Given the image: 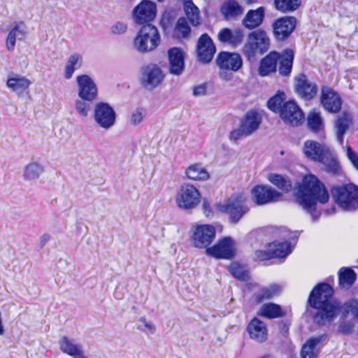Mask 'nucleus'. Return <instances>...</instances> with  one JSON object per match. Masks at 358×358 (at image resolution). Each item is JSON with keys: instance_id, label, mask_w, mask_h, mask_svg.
Masks as SVG:
<instances>
[{"instance_id": "nucleus-17", "label": "nucleus", "mask_w": 358, "mask_h": 358, "mask_svg": "<svg viewBox=\"0 0 358 358\" xmlns=\"http://www.w3.org/2000/svg\"><path fill=\"white\" fill-rule=\"evenodd\" d=\"M156 5L149 0L142 1L133 11V17L139 24L152 21L156 16Z\"/></svg>"}, {"instance_id": "nucleus-39", "label": "nucleus", "mask_w": 358, "mask_h": 358, "mask_svg": "<svg viewBox=\"0 0 358 358\" xmlns=\"http://www.w3.org/2000/svg\"><path fill=\"white\" fill-rule=\"evenodd\" d=\"M59 344L60 350L73 357H76V355L83 349L82 345L75 343L73 341L69 339L66 336L62 338Z\"/></svg>"}, {"instance_id": "nucleus-12", "label": "nucleus", "mask_w": 358, "mask_h": 358, "mask_svg": "<svg viewBox=\"0 0 358 358\" xmlns=\"http://www.w3.org/2000/svg\"><path fill=\"white\" fill-rule=\"evenodd\" d=\"M215 237V229L210 224L197 225L193 229L192 242L197 248H208Z\"/></svg>"}, {"instance_id": "nucleus-27", "label": "nucleus", "mask_w": 358, "mask_h": 358, "mask_svg": "<svg viewBox=\"0 0 358 358\" xmlns=\"http://www.w3.org/2000/svg\"><path fill=\"white\" fill-rule=\"evenodd\" d=\"M218 39L224 43H228L233 47L239 45L243 39V31L241 29L231 30L228 28L221 29L218 33Z\"/></svg>"}, {"instance_id": "nucleus-63", "label": "nucleus", "mask_w": 358, "mask_h": 358, "mask_svg": "<svg viewBox=\"0 0 358 358\" xmlns=\"http://www.w3.org/2000/svg\"><path fill=\"white\" fill-rule=\"evenodd\" d=\"M345 329H346V330H344V329H343V331H348V327H345Z\"/></svg>"}, {"instance_id": "nucleus-43", "label": "nucleus", "mask_w": 358, "mask_h": 358, "mask_svg": "<svg viewBox=\"0 0 358 358\" xmlns=\"http://www.w3.org/2000/svg\"><path fill=\"white\" fill-rule=\"evenodd\" d=\"M285 99V94L284 92H278L275 96L271 97L267 103L268 108L274 113H280Z\"/></svg>"}, {"instance_id": "nucleus-14", "label": "nucleus", "mask_w": 358, "mask_h": 358, "mask_svg": "<svg viewBox=\"0 0 358 358\" xmlns=\"http://www.w3.org/2000/svg\"><path fill=\"white\" fill-rule=\"evenodd\" d=\"M252 200L257 205H264L280 200L282 194L268 185H257L252 189Z\"/></svg>"}, {"instance_id": "nucleus-62", "label": "nucleus", "mask_w": 358, "mask_h": 358, "mask_svg": "<svg viewBox=\"0 0 358 358\" xmlns=\"http://www.w3.org/2000/svg\"><path fill=\"white\" fill-rule=\"evenodd\" d=\"M137 329H139V330H142V329L141 328V327H140V326H138V327H137Z\"/></svg>"}, {"instance_id": "nucleus-48", "label": "nucleus", "mask_w": 358, "mask_h": 358, "mask_svg": "<svg viewBox=\"0 0 358 358\" xmlns=\"http://www.w3.org/2000/svg\"><path fill=\"white\" fill-rule=\"evenodd\" d=\"M88 102L81 99L75 101V108L80 116L85 117L88 115L91 109Z\"/></svg>"}, {"instance_id": "nucleus-53", "label": "nucleus", "mask_w": 358, "mask_h": 358, "mask_svg": "<svg viewBox=\"0 0 358 358\" xmlns=\"http://www.w3.org/2000/svg\"><path fill=\"white\" fill-rule=\"evenodd\" d=\"M9 33H14L13 36H15V38L21 40L24 38L25 35L24 31V26L22 23L16 24L10 31Z\"/></svg>"}, {"instance_id": "nucleus-46", "label": "nucleus", "mask_w": 358, "mask_h": 358, "mask_svg": "<svg viewBox=\"0 0 358 358\" xmlns=\"http://www.w3.org/2000/svg\"><path fill=\"white\" fill-rule=\"evenodd\" d=\"M230 273L236 279L240 280H247L249 278L248 272L239 264L233 262L229 266Z\"/></svg>"}, {"instance_id": "nucleus-4", "label": "nucleus", "mask_w": 358, "mask_h": 358, "mask_svg": "<svg viewBox=\"0 0 358 358\" xmlns=\"http://www.w3.org/2000/svg\"><path fill=\"white\" fill-rule=\"evenodd\" d=\"M271 40L266 31L258 29L248 35L242 51L248 60L252 61L257 55L266 53L269 50Z\"/></svg>"}, {"instance_id": "nucleus-2", "label": "nucleus", "mask_w": 358, "mask_h": 358, "mask_svg": "<svg viewBox=\"0 0 358 358\" xmlns=\"http://www.w3.org/2000/svg\"><path fill=\"white\" fill-rule=\"evenodd\" d=\"M296 198L300 206L312 213L315 210L316 202L327 203L329 195L324 184L316 176L309 174L303 178L302 185L296 192Z\"/></svg>"}, {"instance_id": "nucleus-61", "label": "nucleus", "mask_w": 358, "mask_h": 358, "mask_svg": "<svg viewBox=\"0 0 358 358\" xmlns=\"http://www.w3.org/2000/svg\"><path fill=\"white\" fill-rule=\"evenodd\" d=\"M350 329H351V326L348 325V331H349Z\"/></svg>"}, {"instance_id": "nucleus-9", "label": "nucleus", "mask_w": 358, "mask_h": 358, "mask_svg": "<svg viewBox=\"0 0 358 358\" xmlns=\"http://www.w3.org/2000/svg\"><path fill=\"white\" fill-rule=\"evenodd\" d=\"M116 117L114 108L108 103L98 102L94 105L93 118L100 128L110 129L115 124Z\"/></svg>"}, {"instance_id": "nucleus-37", "label": "nucleus", "mask_w": 358, "mask_h": 358, "mask_svg": "<svg viewBox=\"0 0 358 358\" xmlns=\"http://www.w3.org/2000/svg\"><path fill=\"white\" fill-rule=\"evenodd\" d=\"M184 10L189 22L193 26H197L201 22L200 12L192 0H185Z\"/></svg>"}, {"instance_id": "nucleus-44", "label": "nucleus", "mask_w": 358, "mask_h": 358, "mask_svg": "<svg viewBox=\"0 0 358 358\" xmlns=\"http://www.w3.org/2000/svg\"><path fill=\"white\" fill-rule=\"evenodd\" d=\"M190 34V27L185 17L178 19L174 29V36L178 38H186Z\"/></svg>"}, {"instance_id": "nucleus-38", "label": "nucleus", "mask_w": 358, "mask_h": 358, "mask_svg": "<svg viewBox=\"0 0 358 358\" xmlns=\"http://www.w3.org/2000/svg\"><path fill=\"white\" fill-rule=\"evenodd\" d=\"M43 172V167L38 162H30L23 169V178L27 180H35L39 178Z\"/></svg>"}, {"instance_id": "nucleus-56", "label": "nucleus", "mask_w": 358, "mask_h": 358, "mask_svg": "<svg viewBox=\"0 0 358 358\" xmlns=\"http://www.w3.org/2000/svg\"><path fill=\"white\" fill-rule=\"evenodd\" d=\"M14 33H9L6 38V48L9 51H13L15 46L16 38L13 36Z\"/></svg>"}, {"instance_id": "nucleus-21", "label": "nucleus", "mask_w": 358, "mask_h": 358, "mask_svg": "<svg viewBox=\"0 0 358 358\" xmlns=\"http://www.w3.org/2000/svg\"><path fill=\"white\" fill-rule=\"evenodd\" d=\"M216 64L221 69L237 71L243 66V59L238 53L222 52L217 56Z\"/></svg>"}, {"instance_id": "nucleus-51", "label": "nucleus", "mask_w": 358, "mask_h": 358, "mask_svg": "<svg viewBox=\"0 0 358 358\" xmlns=\"http://www.w3.org/2000/svg\"><path fill=\"white\" fill-rule=\"evenodd\" d=\"M272 258L269 247L267 250H257L253 254V259L255 261H264Z\"/></svg>"}, {"instance_id": "nucleus-19", "label": "nucleus", "mask_w": 358, "mask_h": 358, "mask_svg": "<svg viewBox=\"0 0 358 358\" xmlns=\"http://www.w3.org/2000/svg\"><path fill=\"white\" fill-rule=\"evenodd\" d=\"M206 252L217 259H231L234 255V241L226 237L213 247L207 248Z\"/></svg>"}, {"instance_id": "nucleus-52", "label": "nucleus", "mask_w": 358, "mask_h": 358, "mask_svg": "<svg viewBox=\"0 0 358 358\" xmlns=\"http://www.w3.org/2000/svg\"><path fill=\"white\" fill-rule=\"evenodd\" d=\"M111 32L115 35L124 34L127 30V24L123 22H116L110 28Z\"/></svg>"}, {"instance_id": "nucleus-55", "label": "nucleus", "mask_w": 358, "mask_h": 358, "mask_svg": "<svg viewBox=\"0 0 358 358\" xmlns=\"http://www.w3.org/2000/svg\"><path fill=\"white\" fill-rule=\"evenodd\" d=\"M207 92V85L202 83L193 87V95L195 96H205Z\"/></svg>"}, {"instance_id": "nucleus-42", "label": "nucleus", "mask_w": 358, "mask_h": 358, "mask_svg": "<svg viewBox=\"0 0 358 358\" xmlns=\"http://www.w3.org/2000/svg\"><path fill=\"white\" fill-rule=\"evenodd\" d=\"M281 287L278 285H271L268 287H264L257 295V301L261 303L264 300L271 299L280 293Z\"/></svg>"}, {"instance_id": "nucleus-7", "label": "nucleus", "mask_w": 358, "mask_h": 358, "mask_svg": "<svg viewBox=\"0 0 358 358\" xmlns=\"http://www.w3.org/2000/svg\"><path fill=\"white\" fill-rule=\"evenodd\" d=\"M262 122V117L258 113L249 111L241 120L238 128L230 133V139L234 141L247 137L257 131Z\"/></svg>"}, {"instance_id": "nucleus-32", "label": "nucleus", "mask_w": 358, "mask_h": 358, "mask_svg": "<svg viewBox=\"0 0 358 358\" xmlns=\"http://www.w3.org/2000/svg\"><path fill=\"white\" fill-rule=\"evenodd\" d=\"M258 315L268 319H273L282 317L285 316V313L280 306L273 303H267L262 305L258 311Z\"/></svg>"}, {"instance_id": "nucleus-58", "label": "nucleus", "mask_w": 358, "mask_h": 358, "mask_svg": "<svg viewBox=\"0 0 358 358\" xmlns=\"http://www.w3.org/2000/svg\"><path fill=\"white\" fill-rule=\"evenodd\" d=\"M203 213L206 217H210L213 215V213L210 208V205L206 201H203Z\"/></svg>"}, {"instance_id": "nucleus-1", "label": "nucleus", "mask_w": 358, "mask_h": 358, "mask_svg": "<svg viewBox=\"0 0 358 358\" xmlns=\"http://www.w3.org/2000/svg\"><path fill=\"white\" fill-rule=\"evenodd\" d=\"M334 290L327 283L318 284L310 292L308 298L310 306L317 309L314 320L323 325L326 322H330L337 315L340 304L333 298Z\"/></svg>"}, {"instance_id": "nucleus-29", "label": "nucleus", "mask_w": 358, "mask_h": 358, "mask_svg": "<svg viewBox=\"0 0 358 358\" xmlns=\"http://www.w3.org/2000/svg\"><path fill=\"white\" fill-rule=\"evenodd\" d=\"M294 52L291 49H286L280 53L278 60V72L282 76H288L291 73L294 61Z\"/></svg>"}, {"instance_id": "nucleus-60", "label": "nucleus", "mask_w": 358, "mask_h": 358, "mask_svg": "<svg viewBox=\"0 0 358 358\" xmlns=\"http://www.w3.org/2000/svg\"><path fill=\"white\" fill-rule=\"evenodd\" d=\"M74 358H87V357L84 355L83 350L82 349L81 352L78 353V355H76V357H74Z\"/></svg>"}, {"instance_id": "nucleus-3", "label": "nucleus", "mask_w": 358, "mask_h": 358, "mask_svg": "<svg viewBox=\"0 0 358 358\" xmlns=\"http://www.w3.org/2000/svg\"><path fill=\"white\" fill-rule=\"evenodd\" d=\"M303 153L307 159L323 164L325 171L329 173H339L341 167L338 162L333 151L327 145L308 140L304 142Z\"/></svg>"}, {"instance_id": "nucleus-5", "label": "nucleus", "mask_w": 358, "mask_h": 358, "mask_svg": "<svg viewBox=\"0 0 358 358\" xmlns=\"http://www.w3.org/2000/svg\"><path fill=\"white\" fill-rule=\"evenodd\" d=\"M160 36L157 28L151 24L143 25L134 40V48L139 52H150L159 45Z\"/></svg>"}, {"instance_id": "nucleus-47", "label": "nucleus", "mask_w": 358, "mask_h": 358, "mask_svg": "<svg viewBox=\"0 0 358 358\" xmlns=\"http://www.w3.org/2000/svg\"><path fill=\"white\" fill-rule=\"evenodd\" d=\"M307 122L309 129L314 132L319 131L322 125L320 114L315 112L309 114Z\"/></svg>"}, {"instance_id": "nucleus-40", "label": "nucleus", "mask_w": 358, "mask_h": 358, "mask_svg": "<svg viewBox=\"0 0 358 358\" xmlns=\"http://www.w3.org/2000/svg\"><path fill=\"white\" fill-rule=\"evenodd\" d=\"M356 273L350 268H342L338 273L339 284L345 289H349L356 280Z\"/></svg>"}, {"instance_id": "nucleus-25", "label": "nucleus", "mask_w": 358, "mask_h": 358, "mask_svg": "<svg viewBox=\"0 0 358 358\" xmlns=\"http://www.w3.org/2000/svg\"><path fill=\"white\" fill-rule=\"evenodd\" d=\"M168 55L170 73L176 76L180 75L185 67L183 52L178 48H173L169 50Z\"/></svg>"}, {"instance_id": "nucleus-45", "label": "nucleus", "mask_w": 358, "mask_h": 358, "mask_svg": "<svg viewBox=\"0 0 358 358\" xmlns=\"http://www.w3.org/2000/svg\"><path fill=\"white\" fill-rule=\"evenodd\" d=\"M277 10L282 12H289L296 10L300 5L299 0H275Z\"/></svg>"}, {"instance_id": "nucleus-49", "label": "nucleus", "mask_w": 358, "mask_h": 358, "mask_svg": "<svg viewBox=\"0 0 358 358\" xmlns=\"http://www.w3.org/2000/svg\"><path fill=\"white\" fill-rule=\"evenodd\" d=\"M345 313H351L354 317H358V300L351 299L344 303L343 306Z\"/></svg>"}, {"instance_id": "nucleus-33", "label": "nucleus", "mask_w": 358, "mask_h": 358, "mask_svg": "<svg viewBox=\"0 0 358 358\" xmlns=\"http://www.w3.org/2000/svg\"><path fill=\"white\" fill-rule=\"evenodd\" d=\"M272 258H284L292 251L288 241H274L268 245Z\"/></svg>"}, {"instance_id": "nucleus-50", "label": "nucleus", "mask_w": 358, "mask_h": 358, "mask_svg": "<svg viewBox=\"0 0 358 358\" xmlns=\"http://www.w3.org/2000/svg\"><path fill=\"white\" fill-rule=\"evenodd\" d=\"M145 115V110L143 108H137L133 111L130 118V122L133 125L140 124Z\"/></svg>"}, {"instance_id": "nucleus-24", "label": "nucleus", "mask_w": 358, "mask_h": 358, "mask_svg": "<svg viewBox=\"0 0 358 358\" xmlns=\"http://www.w3.org/2000/svg\"><path fill=\"white\" fill-rule=\"evenodd\" d=\"M280 52L271 51L266 57H264L259 63L258 68V73L262 77L269 76L273 73H275L277 70V64L279 60Z\"/></svg>"}, {"instance_id": "nucleus-57", "label": "nucleus", "mask_w": 358, "mask_h": 358, "mask_svg": "<svg viewBox=\"0 0 358 358\" xmlns=\"http://www.w3.org/2000/svg\"><path fill=\"white\" fill-rule=\"evenodd\" d=\"M139 322H142L145 328H147L151 333H154L155 331V326L149 322H147L144 317H141L138 320Z\"/></svg>"}, {"instance_id": "nucleus-59", "label": "nucleus", "mask_w": 358, "mask_h": 358, "mask_svg": "<svg viewBox=\"0 0 358 358\" xmlns=\"http://www.w3.org/2000/svg\"><path fill=\"white\" fill-rule=\"evenodd\" d=\"M50 239V236L48 234H43L39 239V246L43 248Z\"/></svg>"}, {"instance_id": "nucleus-31", "label": "nucleus", "mask_w": 358, "mask_h": 358, "mask_svg": "<svg viewBox=\"0 0 358 358\" xmlns=\"http://www.w3.org/2000/svg\"><path fill=\"white\" fill-rule=\"evenodd\" d=\"M83 57L79 53L71 55L66 61L64 66V76L65 79L69 80L72 78L76 70L80 69L83 65Z\"/></svg>"}, {"instance_id": "nucleus-34", "label": "nucleus", "mask_w": 358, "mask_h": 358, "mask_svg": "<svg viewBox=\"0 0 358 358\" xmlns=\"http://www.w3.org/2000/svg\"><path fill=\"white\" fill-rule=\"evenodd\" d=\"M186 176L192 180H206L209 178L208 171L198 164L188 166L185 171Z\"/></svg>"}, {"instance_id": "nucleus-23", "label": "nucleus", "mask_w": 358, "mask_h": 358, "mask_svg": "<svg viewBox=\"0 0 358 358\" xmlns=\"http://www.w3.org/2000/svg\"><path fill=\"white\" fill-rule=\"evenodd\" d=\"M250 338L258 343H263L268 337V329L266 324L257 317H254L247 327Z\"/></svg>"}, {"instance_id": "nucleus-11", "label": "nucleus", "mask_w": 358, "mask_h": 358, "mask_svg": "<svg viewBox=\"0 0 358 358\" xmlns=\"http://www.w3.org/2000/svg\"><path fill=\"white\" fill-rule=\"evenodd\" d=\"M245 201V198L243 195L233 196L224 203L220 204L218 208L220 211L229 215L231 222L236 223L248 211V208L244 205Z\"/></svg>"}, {"instance_id": "nucleus-10", "label": "nucleus", "mask_w": 358, "mask_h": 358, "mask_svg": "<svg viewBox=\"0 0 358 358\" xmlns=\"http://www.w3.org/2000/svg\"><path fill=\"white\" fill-rule=\"evenodd\" d=\"M164 74L162 69L155 64H149L141 69L140 83L147 90H153L164 81Z\"/></svg>"}, {"instance_id": "nucleus-8", "label": "nucleus", "mask_w": 358, "mask_h": 358, "mask_svg": "<svg viewBox=\"0 0 358 358\" xmlns=\"http://www.w3.org/2000/svg\"><path fill=\"white\" fill-rule=\"evenodd\" d=\"M200 197L196 187L189 183H183L176 194V202L181 209L192 210L199 205Z\"/></svg>"}, {"instance_id": "nucleus-16", "label": "nucleus", "mask_w": 358, "mask_h": 358, "mask_svg": "<svg viewBox=\"0 0 358 358\" xmlns=\"http://www.w3.org/2000/svg\"><path fill=\"white\" fill-rule=\"evenodd\" d=\"M279 114L285 123L292 126L299 125L304 120L302 110L292 101L285 102Z\"/></svg>"}, {"instance_id": "nucleus-41", "label": "nucleus", "mask_w": 358, "mask_h": 358, "mask_svg": "<svg viewBox=\"0 0 358 358\" xmlns=\"http://www.w3.org/2000/svg\"><path fill=\"white\" fill-rule=\"evenodd\" d=\"M268 181L278 189L288 192L292 189V182L287 178L277 173H270L268 176Z\"/></svg>"}, {"instance_id": "nucleus-13", "label": "nucleus", "mask_w": 358, "mask_h": 358, "mask_svg": "<svg viewBox=\"0 0 358 358\" xmlns=\"http://www.w3.org/2000/svg\"><path fill=\"white\" fill-rule=\"evenodd\" d=\"M78 95L80 99L92 102L96 99L98 89L94 81L86 74L77 76Z\"/></svg>"}, {"instance_id": "nucleus-6", "label": "nucleus", "mask_w": 358, "mask_h": 358, "mask_svg": "<svg viewBox=\"0 0 358 358\" xmlns=\"http://www.w3.org/2000/svg\"><path fill=\"white\" fill-rule=\"evenodd\" d=\"M332 197L337 205L344 210L358 208V187L353 184L335 186L331 189Z\"/></svg>"}, {"instance_id": "nucleus-35", "label": "nucleus", "mask_w": 358, "mask_h": 358, "mask_svg": "<svg viewBox=\"0 0 358 358\" xmlns=\"http://www.w3.org/2000/svg\"><path fill=\"white\" fill-rule=\"evenodd\" d=\"M31 84L29 79L22 77L16 76L8 79L6 85L13 92L16 94H21L27 90Z\"/></svg>"}, {"instance_id": "nucleus-15", "label": "nucleus", "mask_w": 358, "mask_h": 358, "mask_svg": "<svg viewBox=\"0 0 358 358\" xmlns=\"http://www.w3.org/2000/svg\"><path fill=\"white\" fill-rule=\"evenodd\" d=\"M296 20L294 17H282L272 24L273 36L277 41L287 39L296 27Z\"/></svg>"}, {"instance_id": "nucleus-28", "label": "nucleus", "mask_w": 358, "mask_h": 358, "mask_svg": "<svg viewBox=\"0 0 358 358\" xmlns=\"http://www.w3.org/2000/svg\"><path fill=\"white\" fill-rule=\"evenodd\" d=\"M264 18V8L259 7L250 10L243 19V26L248 29H254L260 26Z\"/></svg>"}, {"instance_id": "nucleus-30", "label": "nucleus", "mask_w": 358, "mask_h": 358, "mask_svg": "<svg viewBox=\"0 0 358 358\" xmlns=\"http://www.w3.org/2000/svg\"><path fill=\"white\" fill-rule=\"evenodd\" d=\"M352 124V118L346 113L339 115L335 122L336 139L341 145L343 143V136Z\"/></svg>"}, {"instance_id": "nucleus-54", "label": "nucleus", "mask_w": 358, "mask_h": 358, "mask_svg": "<svg viewBox=\"0 0 358 358\" xmlns=\"http://www.w3.org/2000/svg\"><path fill=\"white\" fill-rule=\"evenodd\" d=\"M347 156L353 166L358 170V154L350 146L347 148Z\"/></svg>"}, {"instance_id": "nucleus-36", "label": "nucleus", "mask_w": 358, "mask_h": 358, "mask_svg": "<svg viewBox=\"0 0 358 358\" xmlns=\"http://www.w3.org/2000/svg\"><path fill=\"white\" fill-rule=\"evenodd\" d=\"M221 13L225 19L229 20L241 15L243 8L235 0H229L223 3L221 7Z\"/></svg>"}, {"instance_id": "nucleus-20", "label": "nucleus", "mask_w": 358, "mask_h": 358, "mask_svg": "<svg viewBox=\"0 0 358 358\" xmlns=\"http://www.w3.org/2000/svg\"><path fill=\"white\" fill-rule=\"evenodd\" d=\"M215 50V46L209 36L206 34H202L196 45L199 61L204 64L210 62L213 58Z\"/></svg>"}, {"instance_id": "nucleus-22", "label": "nucleus", "mask_w": 358, "mask_h": 358, "mask_svg": "<svg viewBox=\"0 0 358 358\" xmlns=\"http://www.w3.org/2000/svg\"><path fill=\"white\" fill-rule=\"evenodd\" d=\"M321 103L324 108L331 113L338 112L342 103L338 94L329 87L322 88Z\"/></svg>"}, {"instance_id": "nucleus-18", "label": "nucleus", "mask_w": 358, "mask_h": 358, "mask_svg": "<svg viewBox=\"0 0 358 358\" xmlns=\"http://www.w3.org/2000/svg\"><path fill=\"white\" fill-rule=\"evenodd\" d=\"M294 91L305 100L312 99L317 92V86L308 80L304 74H300L294 78Z\"/></svg>"}, {"instance_id": "nucleus-26", "label": "nucleus", "mask_w": 358, "mask_h": 358, "mask_svg": "<svg viewBox=\"0 0 358 358\" xmlns=\"http://www.w3.org/2000/svg\"><path fill=\"white\" fill-rule=\"evenodd\" d=\"M327 339L326 334H322L309 338L303 344L301 350V358H317L319 350L317 347Z\"/></svg>"}]
</instances>
